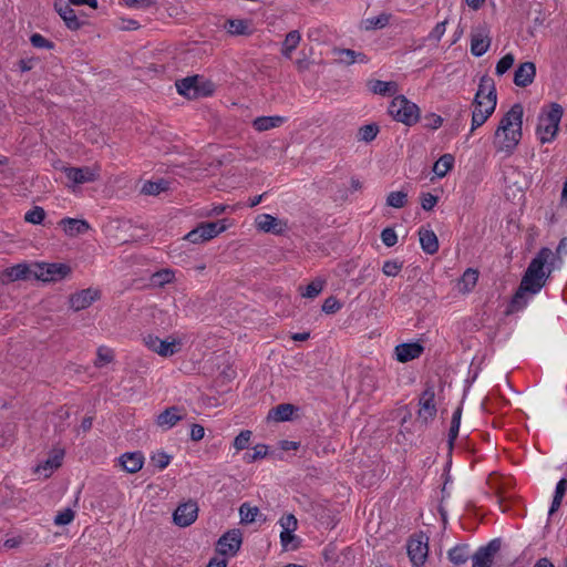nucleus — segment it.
<instances>
[{"instance_id": "nucleus-44", "label": "nucleus", "mask_w": 567, "mask_h": 567, "mask_svg": "<svg viewBox=\"0 0 567 567\" xmlns=\"http://www.w3.org/2000/svg\"><path fill=\"white\" fill-rule=\"evenodd\" d=\"M299 543L300 540L293 532H280V544L285 550H296Z\"/></svg>"}, {"instance_id": "nucleus-46", "label": "nucleus", "mask_w": 567, "mask_h": 567, "mask_svg": "<svg viewBox=\"0 0 567 567\" xmlns=\"http://www.w3.org/2000/svg\"><path fill=\"white\" fill-rule=\"evenodd\" d=\"M323 289V281L316 279L307 285L305 288H300V293L303 298H316Z\"/></svg>"}, {"instance_id": "nucleus-13", "label": "nucleus", "mask_w": 567, "mask_h": 567, "mask_svg": "<svg viewBox=\"0 0 567 567\" xmlns=\"http://www.w3.org/2000/svg\"><path fill=\"white\" fill-rule=\"evenodd\" d=\"M491 99L497 103V95L494 81L488 76H483L480 81L477 92L474 97V110L484 112V106L480 105L478 102L484 103Z\"/></svg>"}, {"instance_id": "nucleus-43", "label": "nucleus", "mask_w": 567, "mask_h": 567, "mask_svg": "<svg viewBox=\"0 0 567 567\" xmlns=\"http://www.w3.org/2000/svg\"><path fill=\"white\" fill-rule=\"evenodd\" d=\"M258 513V507L250 506L247 503L241 504V506L239 507L240 519L245 524L254 523L256 520Z\"/></svg>"}, {"instance_id": "nucleus-10", "label": "nucleus", "mask_w": 567, "mask_h": 567, "mask_svg": "<svg viewBox=\"0 0 567 567\" xmlns=\"http://www.w3.org/2000/svg\"><path fill=\"white\" fill-rule=\"evenodd\" d=\"M241 546V533L231 529L224 534L217 542L216 549L223 556H235Z\"/></svg>"}, {"instance_id": "nucleus-34", "label": "nucleus", "mask_w": 567, "mask_h": 567, "mask_svg": "<svg viewBox=\"0 0 567 567\" xmlns=\"http://www.w3.org/2000/svg\"><path fill=\"white\" fill-rule=\"evenodd\" d=\"M370 90L374 94L393 95L398 92V84L393 81L385 82L381 80H374L370 82Z\"/></svg>"}, {"instance_id": "nucleus-1", "label": "nucleus", "mask_w": 567, "mask_h": 567, "mask_svg": "<svg viewBox=\"0 0 567 567\" xmlns=\"http://www.w3.org/2000/svg\"><path fill=\"white\" fill-rule=\"evenodd\" d=\"M553 257L554 254L549 248H542L532 259L517 291L512 298L511 312L524 309L529 298L542 290L551 272V269L546 266Z\"/></svg>"}, {"instance_id": "nucleus-60", "label": "nucleus", "mask_w": 567, "mask_h": 567, "mask_svg": "<svg viewBox=\"0 0 567 567\" xmlns=\"http://www.w3.org/2000/svg\"><path fill=\"white\" fill-rule=\"evenodd\" d=\"M122 2L130 9H148L156 3L155 0H122Z\"/></svg>"}, {"instance_id": "nucleus-19", "label": "nucleus", "mask_w": 567, "mask_h": 567, "mask_svg": "<svg viewBox=\"0 0 567 567\" xmlns=\"http://www.w3.org/2000/svg\"><path fill=\"white\" fill-rule=\"evenodd\" d=\"M186 416L185 410L178 406H169L159 413L156 417V424L163 430H169L178 421Z\"/></svg>"}, {"instance_id": "nucleus-56", "label": "nucleus", "mask_w": 567, "mask_h": 567, "mask_svg": "<svg viewBox=\"0 0 567 567\" xmlns=\"http://www.w3.org/2000/svg\"><path fill=\"white\" fill-rule=\"evenodd\" d=\"M151 461L158 470L162 471L168 466V464L171 462V456L168 454H166L165 452L161 451V452L153 454V456L151 457Z\"/></svg>"}, {"instance_id": "nucleus-6", "label": "nucleus", "mask_w": 567, "mask_h": 567, "mask_svg": "<svg viewBox=\"0 0 567 567\" xmlns=\"http://www.w3.org/2000/svg\"><path fill=\"white\" fill-rule=\"evenodd\" d=\"M389 114L398 122L408 126L416 124L420 120L419 106L404 95L395 96L389 105Z\"/></svg>"}, {"instance_id": "nucleus-38", "label": "nucleus", "mask_w": 567, "mask_h": 567, "mask_svg": "<svg viewBox=\"0 0 567 567\" xmlns=\"http://www.w3.org/2000/svg\"><path fill=\"white\" fill-rule=\"evenodd\" d=\"M449 559L456 566L467 560V546L458 545L449 550Z\"/></svg>"}, {"instance_id": "nucleus-7", "label": "nucleus", "mask_w": 567, "mask_h": 567, "mask_svg": "<svg viewBox=\"0 0 567 567\" xmlns=\"http://www.w3.org/2000/svg\"><path fill=\"white\" fill-rule=\"evenodd\" d=\"M71 268L65 264H37L33 267V277L42 281H60L68 277Z\"/></svg>"}, {"instance_id": "nucleus-45", "label": "nucleus", "mask_w": 567, "mask_h": 567, "mask_svg": "<svg viewBox=\"0 0 567 567\" xmlns=\"http://www.w3.org/2000/svg\"><path fill=\"white\" fill-rule=\"evenodd\" d=\"M215 89L216 86L210 80L199 75V81L196 85V99L212 95Z\"/></svg>"}, {"instance_id": "nucleus-3", "label": "nucleus", "mask_w": 567, "mask_h": 567, "mask_svg": "<svg viewBox=\"0 0 567 567\" xmlns=\"http://www.w3.org/2000/svg\"><path fill=\"white\" fill-rule=\"evenodd\" d=\"M523 106L516 103L501 118L493 140L496 153L508 157L515 152L523 135Z\"/></svg>"}, {"instance_id": "nucleus-24", "label": "nucleus", "mask_w": 567, "mask_h": 567, "mask_svg": "<svg viewBox=\"0 0 567 567\" xmlns=\"http://www.w3.org/2000/svg\"><path fill=\"white\" fill-rule=\"evenodd\" d=\"M435 393L432 389H426L420 398V410L419 416L427 422L432 420L436 414V408L434 403Z\"/></svg>"}, {"instance_id": "nucleus-48", "label": "nucleus", "mask_w": 567, "mask_h": 567, "mask_svg": "<svg viewBox=\"0 0 567 567\" xmlns=\"http://www.w3.org/2000/svg\"><path fill=\"white\" fill-rule=\"evenodd\" d=\"M515 62V56L513 53L505 54L496 64L495 73L498 76L504 75L513 65Z\"/></svg>"}, {"instance_id": "nucleus-54", "label": "nucleus", "mask_w": 567, "mask_h": 567, "mask_svg": "<svg viewBox=\"0 0 567 567\" xmlns=\"http://www.w3.org/2000/svg\"><path fill=\"white\" fill-rule=\"evenodd\" d=\"M279 524L281 526V532H293L297 529L298 520L292 514H288L282 516L279 519Z\"/></svg>"}, {"instance_id": "nucleus-50", "label": "nucleus", "mask_w": 567, "mask_h": 567, "mask_svg": "<svg viewBox=\"0 0 567 567\" xmlns=\"http://www.w3.org/2000/svg\"><path fill=\"white\" fill-rule=\"evenodd\" d=\"M174 279V272L171 269H164L161 271L155 272L152 276V282L155 286H164Z\"/></svg>"}, {"instance_id": "nucleus-27", "label": "nucleus", "mask_w": 567, "mask_h": 567, "mask_svg": "<svg viewBox=\"0 0 567 567\" xmlns=\"http://www.w3.org/2000/svg\"><path fill=\"white\" fill-rule=\"evenodd\" d=\"M333 55L337 58L336 61L339 64L350 65L355 62L367 63L368 58L361 52H357L351 49L334 48L332 50Z\"/></svg>"}, {"instance_id": "nucleus-64", "label": "nucleus", "mask_w": 567, "mask_h": 567, "mask_svg": "<svg viewBox=\"0 0 567 567\" xmlns=\"http://www.w3.org/2000/svg\"><path fill=\"white\" fill-rule=\"evenodd\" d=\"M185 239H187L188 241H190L193 244H199V243L206 241V239H204V235H203V231H200V227L199 226L197 228L190 230L185 236Z\"/></svg>"}, {"instance_id": "nucleus-26", "label": "nucleus", "mask_w": 567, "mask_h": 567, "mask_svg": "<svg viewBox=\"0 0 567 567\" xmlns=\"http://www.w3.org/2000/svg\"><path fill=\"white\" fill-rule=\"evenodd\" d=\"M478 104L484 106V112L473 111L470 134H472L474 131L481 127L494 113L496 107V102L492 101L491 99H488L484 103L478 102Z\"/></svg>"}, {"instance_id": "nucleus-5", "label": "nucleus", "mask_w": 567, "mask_h": 567, "mask_svg": "<svg viewBox=\"0 0 567 567\" xmlns=\"http://www.w3.org/2000/svg\"><path fill=\"white\" fill-rule=\"evenodd\" d=\"M561 116L563 107L557 103H553L548 111L539 115L536 135L540 143H549L555 138Z\"/></svg>"}, {"instance_id": "nucleus-20", "label": "nucleus", "mask_w": 567, "mask_h": 567, "mask_svg": "<svg viewBox=\"0 0 567 567\" xmlns=\"http://www.w3.org/2000/svg\"><path fill=\"white\" fill-rule=\"evenodd\" d=\"M424 351L420 342H410L398 344L394 349L395 359L399 362H408L417 359Z\"/></svg>"}, {"instance_id": "nucleus-30", "label": "nucleus", "mask_w": 567, "mask_h": 567, "mask_svg": "<svg viewBox=\"0 0 567 567\" xmlns=\"http://www.w3.org/2000/svg\"><path fill=\"white\" fill-rule=\"evenodd\" d=\"M478 280V271L473 268H467L457 282L458 291L468 293L476 286Z\"/></svg>"}, {"instance_id": "nucleus-39", "label": "nucleus", "mask_w": 567, "mask_h": 567, "mask_svg": "<svg viewBox=\"0 0 567 567\" xmlns=\"http://www.w3.org/2000/svg\"><path fill=\"white\" fill-rule=\"evenodd\" d=\"M168 182L166 181H158V182H147L143 185L142 193L145 195H158L162 192H165L168 189Z\"/></svg>"}, {"instance_id": "nucleus-57", "label": "nucleus", "mask_w": 567, "mask_h": 567, "mask_svg": "<svg viewBox=\"0 0 567 567\" xmlns=\"http://www.w3.org/2000/svg\"><path fill=\"white\" fill-rule=\"evenodd\" d=\"M227 30L231 34H245L247 31V23L244 20H228Z\"/></svg>"}, {"instance_id": "nucleus-28", "label": "nucleus", "mask_w": 567, "mask_h": 567, "mask_svg": "<svg viewBox=\"0 0 567 567\" xmlns=\"http://www.w3.org/2000/svg\"><path fill=\"white\" fill-rule=\"evenodd\" d=\"M419 237L425 254L434 255L439 250V239L433 230L422 227L419 230Z\"/></svg>"}, {"instance_id": "nucleus-23", "label": "nucleus", "mask_w": 567, "mask_h": 567, "mask_svg": "<svg viewBox=\"0 0 567 567\" xmlns=\"http://www.w3.org/2000/svg\"><path fill=\"white\" fill-rule=\"evenodd\" d=\"M59 225L62 227L64 234L69 237H75L82 234H85L90 230V224L85 219H78L66 217L59 221Z\"/></svg>"}, {"instance_id": "nucleus-2", "label": "nucleus", "mask_w": 567, "mask_h": 567, "mask_svg": "<svg viewBox=\"0 0 567 567\" xmlns=\"http://www.w3.org/2000/svg\"><path fill=\"white\" fill-rule=\"evenodd\" d=\"M553 257L554 254L549 248H542L532 259L517 291L512 298L511 312L524 309L529 298L542 290L551 272V269L546 266Z\"/></svg>"}, {"instance_id": "nucleus-63", "label": "nucleus", "mask_w": 567, "mask_h": 567, "mask_svg": "<svg viewBox=\"0 0 567 567\" xmlns=\"http://www.w3.org/2000/svg\"><path fill=\"white\" fill-rule=\"evenodd\" d=\"M437 203V197L430 194L424 193L421 196V206L424 210H431Z\"/></svg>"}, {"instance_id": "nucleus-25", "label": "nucleus", "mask_w": 567, "mask_h": 567, "mask_svg": "<svg viewBox=\"0 0 567 567\" xmlns=\"http://www.w3.org/2000/svg\"><path fill=\"white\" fill-rule=\"evenodd\" d=\"M122 468L131 474L137 473L144 464V455L141 452H126L118 457Z\"/></svg>"}, {"instance_id": "nucleus-14", "label": "nucleus", "mask_w": 567, "mask_h": 567, "mask_svg": "<svg viewBox=\"0 0 567 567\" xmlns=\"http://www.w3.org/2000/svg\"><path fill=\"white\" fill-rule=\"evenodd\" d=\"M198 515V506L195 502H187L181 504L173 514L174 523L179 527H187L192 525Z\"/></svg>"}, {"instance_id": "nucleus-52", "label": "nucleus", "mask_w": 567, "mask_h": 567, "mask_svg": "<svg viewBox=\"0 0 567 567\" xmlns=\"http://www.w3.org/2000/svg\"><path fill=\"white\" fill-rule=\"evenodd\" d=\"M402 269V262L398 260H386L383 264L382 271L388 277H395Z\"/></svg>"}, {"instance_id": "nucleus-51", "label": "nucleus", "mask_w": 567, "mask_h": 567, "mask_svg": "<svg viewBox=\"0 0 567 567\" xmlns=\"http://www.w3.org/2000/svg\"><path fill=\"white\" fill-rule=\"evenodd\" d=\"M45 217V212L42 207L35 206L31 210L25 213L24 219L28 223L39 225L43 221Z\"/></svg>"}, {"instance_id": "nucleus-29", "label": "nucleus", "mask_w": 567, "mask_h": 567, "mask_svg": "<svg viewBox=\"0 0 567 567\" xmlns=\"http://www.w3.org/2000/svg\"><path fill=\"white\" fill-rule=\"evenodd\" d=\"M198 81L199 75L187 76L176 81L177 92L188 99H196V85Z\"/></svg>"}, {"instance_id": "nucleus-35", "label": "nucleus", "mask_w": 567, "mask_h": 567, "mask_svg": "<svg viewBox=\"0 0 567 567\" xmlns=\"http://www.w3.org/2000/svg\"><path fill=\"white\" fill-rule=\"evenodd\" d=\"M453 164L454 157L451 154H444L434 163L433 172L442 178L452 169Z\"/></svg>"}, {"instance_id": "nucleus-4", "label": "nucleus", "mask_w": 567, "mask_h": 567, "mask_svg": "<svg viewBox=\"0 0 567 567\" xmlns=\"http://www.w3.org/2000/svg\"><path fill=\"white\" fill-rule=\"evenodd\" d=\"M185 334L173 333L167 336L165 339L153 333H146L142 336L143 344L152 352L163 358L173 357L181 352L185 344Z\"/></svg>"}, {"instance_id": "nucleus-55", "label": "nucleus", "mask_w": 567, "mask_h": 567, "mask_svg": "<svg viewBox=\"0 0 567 567\" xmlns=\"http://www.w3.org/2000/svg\"><path fill=\"white\" fill-rule=\"evenodd\" d=\"M30 42L31 44L34 47V48H38V49H48V50H51L53 49L54 44L53 42L49 41L48 39H45L43 35H41L40 33H33L30 38Z\"/></svg>"}, {"instance_id": "nucleus-21", "label": "nucleus", "mask_w": 567, "mask_h": 567, "mask_svg": "<svg viewBox=\"0 0 567 567\" xmlns=\"http://www.w3.org/2000/svg\"><path fill=\"white\" fill-rule=\"evenodd\" d=\"M536 75V66L533 62H524L514 72V83L517 86L526 87L533 83Z\"/></svg>"}, {"instance_id": "nucleus-40", "label": "nucleus", "mask_w": 567, "mask_h": 567, "mask_svg": "<svg viewBox=\"0 0 567 567\" xmlns=\"http://www.w3.org/2000/svg\"><path fill=\"white\" fill-rule=\"evenodd\" d=\"M379 133V126L375 123L363 125L359 128L358 140L369 143L373 141Z\"/></svg>"}, {"instance_id": "nucleus-12", "label": "nucleus", "mask_w": 567, "mask_h": 567, "mask_svg": "<svg viewBox=\"0 0 567 567\" xmlns=\"http://www.w3.org/2000/svg\"><path fill=\"white\" fill-rule=\"evenodd\" d=\"M101 291L96 288H87L73 293L70 297V307L74 311H80L89 308L93 302L99 300Z\"/></svg>"}, {"instance_id": "nucleus-62", "label": "nucleus", "mask_w": 567, "mask_h": 567, "mask_svg": "<svg viewBox=\"0 0 567 567\" xmlns=\"http://www.w3.org/2000/svg\"><path fill=\"white\" fill-rule=\"evenodd\" d=\"M446 21L439 22L429 33L427 39L439 42L446 30Z\"/></svg>"}, {"instance_id": "nucleus-59", "label": "nucleus", "mask_w": 567, "mask_h": 567, "mask_svg": "<svg viewBox=\"0 0 567 567\" xmlns=\"http://www.w3.org/2000/svg\"><path fill=\"white\" fill-rule=\"evenodd\" d=\"M74 519V512L71 508H65L54 517L55 525H68Z\"/></svg>"}, {"instance_id": "nucleus-18", "label": "nucleus", "mask_w": 567, "mask_h": 567, "mask_svg": "<svg viewBox=\"0 0 567 567\" xmlns=\"http://www.w3.org/2000/svg\"><path fill=\"white\" fill-rule=\"evenodd\" d=\"M63 456V450L54 449L44 462L37 465L34 472L44 478L50 477L62 465Z\"/></svg>"}, {"instance_id": "nucleus-33", "label": "nucleus", "mask_w": 567, "mask_h": 567, "mask_svg": "<svg viewBox=\"0 0 567 567\" xmlns=\"http://www.w3.org/2000/svg\"><path fill=\"white\" fill-rule=\"evenodd\" d=\"M301 41V34L297 30H292L287 33L285 41L282 42L281 53L285 58L290 59L292 52L297 49Z\"/></svg>"}, {"instance_id": "nucleus-16", "label": "nucleus", "mask_w": 567, "mask_h": 567, "mask_svg": "<svg viewBox=\"0 0 567 567\" xmlns=\"http://www.w3.org/2000/svg\"><path fill=\"white\" fill-rule=\"evenodd\" d=\"M491 47L489 32L486 27H481L472 32L471 53L474 56H482Z\"/></svg>"}, {"instance_id": "nucleus-11", "label": "nucleus", "mask_w": 567, "mask_h": 567, "mask_svg": "<svg viewBox=\"0 0 567 567\" xmlns=\"http://www.w3.org/2000/svg\"><path fill=\"white\" fill-rule=\"evenodd\" d=\"M255 224L258 230L268 234L282 235L288 230L287 221L269 214L258 215L255 219Z\"/></svg>"}, {"instance_id": "nucleus-15", "label": "nucleus", "mask_w": 567, "mask_h": 567, "mask_svg": "<svg viewBox=\"0 0 567 567\" xmlns=\"http://www.w3.org/2000/svg\"><path fill=\"white\" fill-rule=\"evenodd\" d=\"M32 271L33 268L31 269L27 264H17L1 271L0 281L3 285H9L18 280H25L33 276Z\"/></svg>"}, {"instance_id": "nucleus-9", "label": "nucleus", "mask_w": 567, "mask_h": 567, "mask_svg": "<svg viewBox=\"0 0 567 567\" xmlns=\"http://www.w3.org/2000/svg\"><path fill=\"white\" fill-rule=\"evenodd\" d=\"M63 172L73 185L93 183L99 181L101 176V167L96 164L82 167H64Z\"/></svg>"}, {"instance_id": "nucleus-42", "label": "nucleus", "mask_w": 567, "mask_h": 567, "mask_svg": "<svg viewBox=\"0 0 567 567\" xmlns=\"http://www.w3.org/2000/svg\"><path fill=\"white\" fill-rule=\"evenodd\" d=\"M114 359V352L112 349L107 347H100L96 351V359L94 361V365L96 368H103L106 364L111 363Z\"/></svg>"}, {"instance_id": "nucleus-31", "label": "nucleus", "mask_w": 567, "mask_h": 567, "mask_svg": "<svg viewBox=\"0 0 567 567\" xmlns=\"http://www.w3.org/2000/svg\"><path fill=\"white\" fill-rule=\"evenodd\" d=\"M285 117L279 115L274 116H259L254 120L252 126L258 132H265L280 126L285 122Z\"/></svg>"}, {"instance_id": "nucleus-37", "label": "nucleus", "mask_w": 567, "mask_h": 567, "mask_svg": "<svg viewBox=\"0 0 567 567\" xmlns=\"http://www.w3.org/2000/svg\"><path fill=\"white\" fill-rule=\"evenodd\" d=\"M204 239L209 240L226 229V226L219 221H210L199 225Z\"/></svg>"}, {"instance_id": "nucleus-61", "label": "nucleus", "mask_w": 567, "mask_h": 567, "mask_svg": "<svg viewBox=\"0 0 567 567\" xmlns=\"http://www.w3.org/2000/svg\"><path fill=\"white\" fill-rule=\"evenodd\" d=\"M340 308L341 303L334 297H328L322 305V311L328 315L337 312Z\"/></svg>"}, {"instance_id": "nucleus-47", "label": "nucleus", "mask_w": 567, "mask_h": 567, "mask_svg": "<svg viewBox=\"0 0 567 567\" xmlns=\"http://www.w3.org/2000/svg\"><path fill=\"white\" fill-rule=\"evenodd\" d=\"M390 16L382 13L378 17L368 18L365 23V29L373 30V29H382L389 24Z\"/></svg>"}, {"instance_id": "nucleus-36", "label": "nucleus", "mask_w": 567, "mask_h": 567, "mask_svg": "<svg viewBox=\"0 0 567 567\" xmlns=\"http://www.w3.org/2000/svg\"><path fill=\"white\" fill-rule=\"evenodd\" d=\"M566 492H567V480L561 478L556 485L555 495H554V498H553V502H551V505H550V508L548 512L549 515H553L560 507L561 501H563Z\"/></svg>"}, {"instance_id": "nucleus-53", "label": "nucleus", "mask_w": 567, "mask_h": 567, "mask_svg": "<svg viewBox=\"0 0 567 567\" xmlns=\"http://www.w3.org/2000/svg\"><path fill=\"white\" fill-rule=\"evenodd\" d=\"M250 437H251V431H248V430L241 431L235 437L234 447L237 451H243V450L247 449L249 445Z\"/></svg>"}, {"instance_id": "nucleus-8", "label": "nucleus", "mask_w": 567, "mask_h": 567, "mask_svg": "<svg viewBox=\"0 0 567 567\" xmlns=\"http://www.w3.org/2000/svg\"><path fill=\"white\" fill-rule=\"evenodd\" d=\"M502 539L494 538L481 546L472 556V567H492L496 555L501 551Z\"/></svg>"}, {"instance_id": "nucleus-32", "label": "nucleus", "mask_w": 567, "mask_h": 567, "mask_svg": "<svg viewBox=\"0 0 567 567\" xmlns=\"http://www.w3.org/2000/svg\"><path fill=\"white\" fill-rule=\"evenodd\" d=\"M295 411V405L289 403H281L269 411L268 419H271L276 422L289 421Z\"/></svg>"}, {"instance_id": "nucleus-22", "label": "nucleus", "mask_w": 567, "mask_h": 567, "mask_svg": "<svg viewBox=\"0 0 567 567\" xmlns=\"http://www.w3.org/2000/svg\"><path fill=\"white\" fill-rule=\"evenodd\" d=\"M54 8L70 30H79L82 27V22L70 3L61 0L55 2Z\"/></svg>"}, {"instance_id": "nucleus-17", "label": "nucleus", "mask_w": 567, "mask_h": 567, "mask_svg": "<svg viewBox=\"0 0 567 567\" xmlns=\"http://www.w3.org/2000/svg\"><path fill=\"white\" fill-rule=\"evenodd\" d=\"M429 547L427 543L421 538H412L408 543V555L415 567L424 565L427 558Z\"/></svg>"}, {"instance_id": "nucleus-41", "label": "nucleus", "mask_w": 567, "mask_h": 567, "mask_svg": "<svg viewBox=\"0 0 567 567\" xmlns=\"http://www.w3.org/2000/svg\"><path fill=\"white\" fill-rule=\"evenodd\" d=\"M408 203V193L403 190L391 192L386 197V205L393 208H403Z\"/></svg>"}, {"instance_id": "nucleus-58", "label": "nucleus", "mask_w": 567, "mask_h": 567, "mask_svg": "<svg viewBox=\"0 0 567 567\" xmlns=\"http://www.w3.org/2000/svg\"><path fill=\"white\" fill-rule=\"evenodd\" d=\"M381 240L386 247H393L398 243V235L393 228L386 227L381 233Z\"/></svg>"}, {"instance_id": "nucleus-49", "label": "nucleus", "mask_w": 567, "mask_h": 567, "mask_svg": "<svg viewBox=\"0 0 567 567\" xmlns=\"http://www.w3.org/2000/svg\"><path fill=\"white\" fill-rule=\"evenodd\" d=\"M268 453V447L267 445L265 444H257L256 446H254L252 449V452H247L245 455H244V460L247 462V463H252L259 458H262L267 455Z\"/></svg>"}]
</instances>
